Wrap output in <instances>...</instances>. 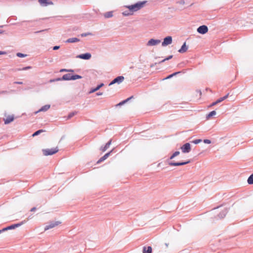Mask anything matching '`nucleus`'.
<instances>
[{"label": "nucleus", "mask_w": 253, "mask_h": 253, "mask_svg": "<svg viewBox=\"0 0 253 253\" xmlns=\"http://www.w3.org/2000/svg\"><path fill=\"white\" fill-rule=\"evenodd\" d=\"M146 2V1H140L134 4L126 6V7L127 8H128L129 10V11L132 12L131 13L132 14L133 12L137 11V10L142 8L144 6Z\"/></svg>", "instance_id": "nucleus-1"}, {"label": "nucleus", "mask_w": 253, "mask_h": 253, "mask_svg": "<svg viewBox=\"0 0 253 253\" xmlns=\"http://www.w3.org/2000/svg\"><path fill=\"white\" fill-rule=\"evenodd\" d=\"M59 151L57 147L52 149H46L42 150L43 154L44 156H48L53 155Z\"/></svg>", "instance_id": "nucleus-2"}, {"label": "nucleus", "mask_w": 253, "mask_h": 253, "mask_svg": "<svg viewBox=\"0 0 253 253\" xmlns=\"http://www.w3.org/2000/svg\"><path fill=\"white\" fill-rule=\"evenodd\" d=\"M25 223V221H22L21 222H20L19 223L11 225L7 227L4 228H3L2 229H1L0 230L2 231V232H3L7 231L8 230L13 229H15L16 227H18L20 226L21 225H23Z\"/></svg>", "instance_id": "nucleus-3"}, {"label": "nucleus", "mask_w": 253, "mask_h": 253, "mask_svg": "<svg viewBox=\"0 0 253 253\" xmlns=\"http://www.w3.org/2000/svg\"><path fill=\"white\" fill-rule=\"evenodd\" d=\"M182 152L184 153H189L191 151V145L189 143H186L180 148Z\"/></svg>", "instance_id": "nucleus-4"}, {"label": "nucleus", "mask_w": 253, "mask_h": 253, "mask_svg": "<svg viewBox=\"0 0 253 253\" xmlns=\"http://www.w3.org/2000/svg\"><path fill=\"white\" fill-rule=\"evenodd\" d=\"M124 77L123 76H119L114 79L110 84L109 85H111L115 84H120L122 83L124 80Z\"/></svg>", "instance_id": "nucleus-5"}, {"label": "nucleus", "mask_w": 253, "mask_h": 253, "mask_svg": "<svg viewBox=\"0 0 253 253\" xmlns=\"http://www.w3.org/2000/svg\"><path fill=\"white\" fill-rule=\"evenodd\" d=\"M60 224H61V222H60L59 221L51 222L48 225H46L45 227L44 230H47L50 228H54V227L59 225Z\"/></svg>", "instance_id": "nucleus-6"}, {"label": "nucleus", "mask_w": 253, "mask_h": 253, "mask_svg": "<svg viewBox=\"0 0 253 253\" xmlns=\"http://www.w3.org/2000/svg\"><path fill=\"white\" fill-rule=\"evenodd\" d=\"M208 27L205 25L201 26L197 29V32L199 33L202 34H205L207 33L208 32Z\"/></svg>", "instance_id": "nucleus-7"}, {"label": "nucleus", "mask_w": 253, "mask_h": 253, "mask_svg": "<svg viewBox=\"0 0 253 253\" xmlns=\"http://www.w3.org/2000/svg\"><path fill=\"white\" fill-rule=\"evenodd\" d=\"M172 42V38L170 36L166 37L163 42H162V46H165L171 44Z\"/></svg>", "instance_id": "nucleus-8"}, {"label": "nucleus", "mask_w": 253, "mask_h": 253, "mask_svg": "<svg viewBox=\"0 0 253 253\" xmlns=\"http://www.w3.org/2000/svg\"><path fill=\"white\" fill-rule=\"evenodd\" d=\"M161 42V41L159 40H155L153 39H150L147 42V46H154L156 45Z\"/></svg>", "instance_id": "nucleus-9"}, {"label": "nucleus", "mask_w": 253, "mask_h": 253, "mask_svg": "<svg viewBox=\"0 0 253 253\" xmlns=\"http://www.w3.org/2000/svg\"><path fill=\"white\" fill-rule=\"evenodd\" d=\"M91 57V55L89 53H86L85 54H82L79 55L77 56V58H79L83 59L88 60Z\"/></svg>", "instance_id": "nucleus-10"}, {"label": "nucleus", "mask_w": 253, "mask_h": 253, "mask_svg": "<svg viewBox=\"0 0 253 253\" xmlns=\"http://www.w3.org/2000/svg\"><path fill=\"white\" fill-rule=\"evenodd\" d=\"M39 2L43 6H47L48 5H52L53 3L49 0H39Z\"/></svg>", "instance_id": "nucleus-11"}, {"label": "nucleus", "mask_w": 253, "mask_h": 253, "mask_svg": "<svg viewBox=\"0 0 253 253\" xmlns=\"http://www.w3.org/2000/svg\"><path fill=\"white\" fill-rule=\"evenodd\" d=\"M189 163V161H187L186 162H181V163L169 162V165L171 166H183V165H186L187 164H188Z\"/></svg>", "instance_id": "nucleus-12"}, {"label": "nucleus", "mask_w": 253, "mask_h": 253, "mask_svg": "<svg viewBox=\"0 0 253 253\" xmlns=\"http://www.w3.org/2000/svg\"><path fill=\"white\" fill-rule=\"evenodd\" d=\"M112 152V150L110 151L109 152L106 153L105 154L103 157H102L97 162V164H99L101 162L104 161L105 160H106L110 155L111 153Z\"/></svg>", "instance_id": "nucleus-13"}, {"label": "nucleus", "mask_w": 253, "mask_h": 253, "mask_svg": "<svg viewBox=\"0 0 253 253\" xmlns=\"http://www.w3.org/2000/svg\"><path fill=\"white\" fill-rule=\"evenodd\" d=\"M112 140H110L108 142H107L104 147H101L100 148V150L102 152H104L106 151L110 147V145L111 144Z\"/></svg>", "instance_id": "nucleus-14"}, {"label": "nucleus", "mask_w": 253, "mask_h": 253, "mask_svg": "<svg viewBox=\"0 0 253 253\" xmlns=\"http://www.w3.org/2000/svg\"><path fill=\"white\" fill-rule=\"evenodd\" d=\"M152 249L151 247H144L143 248V253H152Z\"/></svg>", "instance_id": "nucleus-15"}, {"label": "nucleus", "mask_w": 253, "mask_h": 253, "mask_svg": "<svg viewBox=\"0 0 253 253\" xmlns=\"http://www.w3.org/2000/svg\"><path fill=\"white\" fill-rule=\"evenodd\" d=\"M187 49L188 47L186 45V42H184L181 46V48L179 49L178 52L180 53H184L187 50Z\"/></svg>", "instance_id": "nucleus-16"}, {"label": "nucleus", "mask_w": 253, "mask_h": 253, "mask_svg": "<svg viewBox=\"0 0 253 253\" xmlns=\"http://www.w3.org/2000/svg\"><path fill=\"white\" fill-rule=\"evenodd\" d=\"M14 120V117L12 116H8L5 119H4L5 124H8L12 122Z\"/></svg>", "instance_id": "nucleus-17"}, {"label": "nucleus", "mask_w": 253, "mask_h": 253, "mask_svg": "<svg viewBox=\"0 0 253 253\" xmlns=\"http://www.w3.org/2000/svg\"><path fill=\"white\" fill-rule=\"evenodd\" d=\"M62 80H72V75L67 74L63 76Z\"/></svg>", "instance_id": "nucleus-18"}, {"label": "nucleus", "mask_w": 253, "mask_h": 253, "mask_svg": "<svg viewBox=\"0 0 253 253\" xmlns=\"http://www.w3.org/2000/svg\"><path fill=\"white\" fill-rule=\"evenodd\" d=\"M79 41H80V40L79 39H78L77 38H72L68 39L66 41V42H69V43H73V42H78Z\"/></svg>", "instance_id": "nucleus-19"}, {"label": "nucleus", "mask_w": 253, "mask_h": 253, "mask_svg": "<svg viewBox=\"0 0 253 253\" xmlns=\"http://www.w3.org/2000/svg\"><path fill=\"white\" fill-rule=\"evenodd\" d=\"M104 16L106 18H109L112 17L113 16V12L109 11V12H106L104 14Z\"/></svg>", "instance_id": "nucleus-20"}, {"label": "nucleus", "mask_w": 253, "mask_h": 253, "mask_svg": "<svg viewBox=\"0 0 253 253\" xmlns=\"http://www.w3.org/2000/svg\"><path fill=\"white\" fill-rule=\"evenodd\" d=\"M103 84H100L98 85L96 87H95V88H93L92 89H91L89 93H93V92H94L95 91H96L97 90H98V89H99V88L102 87L103 85Z\"/></svg>", "instance_id": "nucleus-21"}, {"label": "nucleus", "mask_w": 253, "mask_h": 253, "mask_svg": "<svg viewBox=\"0 0 253 253\" xmlns=\"http://www.w3.org/2000/svg\"><path fill=\"white\" fill-rule=\"evenodd\" d=\"M50 108V105H46L44 106H43L42 107L39 111H47L48 109H49Z\"/></svg>", "instance_id": "nucleus-22"}, {"label": "nucleus", "mask_w": 253, "mask_h": 253, "mask_svg": "<svg viewBox=\"0 0 253 253\" xmlns=\"http://www.w3.org/2000/svg\"><path fill=\"white\" fill-rule=\"evenodd\" d=\"M216 112L215 111H212L207 116V119H210L211 117L214 116L216 115Z\"/></svg>", "instance_id": "nucleus-23"}, {"label": "nucleus", "mask_w": 253, "mask_h": 253, "mask_svg": "<svg viewBox=\"0 0 253 253\" xmlns=\"http://www.w3.org/2000/svg\"><path fill=\"white\" fill-rule=\"evenodd\" d=\"M228 95H229V93L226 94L225 96L219 98L217 100V102H218L219 103L222 102V101L224 100L225 99L227 98V97H228Z\"/></svg>", "instance_id": "nucleus-24"}, {"label": "nucleus", "mask_w": 253, "mask_h": 253, "mask_svg": "<svg viewBox=\"0 0 253 253\" xmlns=\"http://www.w3.org/2000/svg\"><path fill=\"white\" fill-rule=\"evenodd\" d=\"M133 97V96H131L128 98H127L126 99L121 102L120 103H119V104H118L117 105V106H120V105H123L124 104H125V103L127 102L128 100H129L131 98H132Z\"/></svg>", "instance_id": "nucleus-25"}, {"label": "nucleus", "mask_w": 253, "mask_h": 253, "mask_svg": "<svg viewBox=\"0 0 253 253\" xmlns=\"http://www.w3.org/2000/svg\"><path fill=\"white\" fill-rule=\"evenodd\" d=\"M45 130H43V129H40L37 131H36L35 133H34L33 134H32V136L33 137H34L35 136H37L38 135H39V134H40L42 132H44Z\"/></svg>", "instance_id": "nucleus-26"}, {"label": "nucleus", "mask_w": 253, "mask_h": 253, "mask_svg": "<svg viewBox=\"0 0 253 253\" xmlns=\"http://www.w3.org/2000/svg\"><path fill=\"white\" fill-rule=\"evenodd\" d=\"M248 183L249 184H253V174L251 175L250 177L248 179Z\"/></svg>", "instance_id": "nucleus-27"}, {"label": "nucleus", "mask_w": 253, "mask_h": 253, "mask_svg": "<svg viewBox=\"0 0 253 253\" xmlns=\"http://www.w3.org/2000/svg\"><path fill=\"white\" fill-rule=\"evenodd\" d=\"M182 72H175L170 75H169V76H168L166 79H170L171 78V77H173L174 76H175L178 74H180V73H181ZM183 73H184V72H182Z\"/></svg>", "instance_id": "nucleus-28"}, {"label": "nucleus", "mask_w": 253, "mask_h": 253, "mask_svg": "<svg viewBox=\"0 0 253 253\" xmlns=\"http://www.w3.org/2000/svg\"><path fill=\"white\" fill-rule=\"evenodd\" d=\"M180 154V152L179 151H176L170 157V159H173L175 157L179 155Z\"/></svg>", "instance_id": "nucleus-29"}, {"label": "nucleus", "mask_w": 253, "mask_h": 253, "mask_svg": "<svg viewBox=\"0 0 253 253\" xmlns=\"http://www.w3.org/2000/svg\"><path fill=\"white\" fill-rule=\"evenodd\" d=\"M82 77L81 76L75 75H72V80H75L77 79H81Z\"/></svg>", "instance_id": "nucleus-30"}, {"label": "nucleus", "mask_w": 253, "mask_h": 253, "mask_svg": "<svg viewBox=\"0 0 253 253\" xmlns=\"http://www.w3.org/2000/svg\"><path fill=\"white\" fill-rule=\"evenodd\" d=\"M31 68H32V67L27 66V67H24L22 69H18L17 70V71L26 70L30 69Z\"/></svg>", "instance_id": "nucleus-31"}, {"label": "nucleus", "mask_w": 253, "mask_h": 253, "mask_svg": "<svg viewBox=\"0 0 253 253\" xmlns=\"http://www.w3.org/2000/svg\"><path fill=\"white\" fill-rule=\"evenodd\" d=\"M172 58V55H170L168 57H167V58L163 59V60H162L160 63L164 62L165 61H166L167 60H169V59H171Z\"/></svg>", "instance_id": "nucleus-32"}, {"label": "nucleus", "mask_w": 253, "mask_h": 253, "mask_svg": "<svg viewBox=\"0 0 253 253\" xmlns=\"http://www.w3.org/2000/svg\"><path fill=\"white\" fill-rule=\"evenodd\" d=\"M201 142H202V140L199 139H196V140L192 141V143L197 144L200 143Z\"/></svg>", "instance_id": "nucleus-33"}, {"label": "nucleus", "mask_w": 253, "mask_h": 253, "mask_svg": "<svg viewBox=\"0 0 253 253\" xmlns=\"http://www.w3.org/2000/svg\"><path fill=\"white\" fill-rule=\"evenodd\" d=\"M16 55L19 57H25L27 56L26 54H24L23 53H19V52L17 53Z\"/></svg>", "instance_id": "nucleus-34"}, {"label": "nucleus", "mask_w": 253, "mask_h": 253, "mask_svg": "<svg viewBox=\"0 0 253 253\" xmlns=\"http://www.w3.org/2000/svg\"><path fill=\"white\" fill-rule=\"evenodd\" d=\"M123 14L124 15V16H128L129 15V14H132V13H128V12L127 11H125V12H123Z\"/></svg>", "instance_id": "nucleus-35"}, {"label": "nucleus", "mask_w": 253, "mask_h": 253, "mask_svg": "<svg viewBox=\"0 0 253 253\" xmlns=\"http://www.w3.org/2000/svg\"><path fill=\"white\" fill-rule=\"evenodd\" d=\"M204 142L207 144H210L211 143V141L209 139H205L204 140Z\"/></svg>", "instance_id": "nucleus-36"}, {"label": "nucleus", "mask_w": 253, "mask_h": 253, "mask_svg": "<svg viewBox=\"0 0 253 253\" xmlns=\"http://www.w3.org/2000/svg\"><path fill=\"white\" fill-rule=\"evenodd\" d=\"M74 115V113H71L69 115H68V119H70L71 118V117H72Z\"/></svg>", "instance_id": "nucleus-37"}, {"label": "nucleus", "mask_w": 253, "mask_h": 253, "mask_svg": "<svg viewBox=\"0 0 253 253\" xmlns=\"http://www.w3.org/2000/svg\"><path fill=\"white\" fill-rule=\"evenodd\" d=\"M59 46H55L53 47V50H57V49H58L59 48Z\"/></svg>", "instance_id": "nucleus-38"}, {"label": "nucleus", "mask_w": 253, "mask_h": 253, "mask_svg": "<svg viewBox=\"0 0 253 253\" xmlns=\"http://www.w3.org/2000/svg\"><path fill=\"white\" fill-rule=\"evenodd\" d=\"M14 84H23V83L22 82H14Z\"/></svg>", "instance_id": "nucleus-39"}, {"label": "nucleus", "mask_w": 253, "mask_h": 253, "mask_svg": "<svg viewBox=\"0 0 253 253\" xmlns=\"http://www.w3.org/2000/svg\"><path fill=\"white\" fill-rule=\"evenodd\" d=\"M217 103H218V102H217V100L214 102H213L211 105L210 106H214V105H215L216 104H217Z\"/></svg>", "instance_id": "nucleus-40"}, {"label": "nucleus", "mask_w": 253, "mask_h": 253, "mask_svg": "<svg viewBox=\"0 0 253 253\" xmlns=\"http://www.w3.org/2000/svg\"><path fill=\"white\" fill-rule=\"evenodd\" d=\"M5 54H6L5 52H4V51H0V55Z\"/></svg>", "instance_id": "nucleus-41"}, {"label": "nucleus", "mask_w": 253, "mask_h": 253, "mask_svg": "<svg viewBox=\"0 0 253 253\" xmlns=\"http://www.w3.org/2000/svg\"><path fill=\"white\" fill-rule=\"evenodd\" d=\"M36 208L34 207V208H33L32 209H31V211H36Z\"/></svg>", "instance_id": "nucleus-42"}, {"label": "nucleus", "mask_w": 253, "mask_h": 253, "mask_svg": "<svg viewBox=\"0 0 253 253\" xmlns=\"http://www.w3.org/2000/svg\"><path fill=\"white\" fill-rule=\"evenodd\" d=\"M197 92H198L199 93V95H200V96H201L202 95V92L200 90H198V91H197Z\"/></svg>", "instance_id": "nucleus-43"}, {"label": "nucleus", "mask_w": 253, "mask_h": 253, "mask_svg": "<svg viewBox=\"0 0 253 253\" xmlns=\"http://www.w3.org/2000/svg\"><path fill=\"white\" fill-rule=\"evenodd\" d=\"M87 35H88V34H82V37L86 36Z\"/></svg>", "instance_id": "nucleus-44"}, {"label": "nucleus", "mask_w": 253, "mask_h": 253, "mask_svg": "<svg viewBox=\"0 0 253 253\" xmlns=\"http://www.w3.org/2000/svg\"><path fill=\"white\" fill-rule=\"evenodd\" d=\"M67 70L66 69H61L60 70V72H65V71H66Z\"/></svg>", "instance_id": "nucleus-45"}, {"label": "nucleus", "mask_w": 253, "mask_h": 253, "mask_svg": "<svg viewBox=\"0 0 253 253\" xmlns=\"http://www.w3.org/2000/svg\"><path fill=\"white\" fill-rule=\"evenodd\" d=\"M96 94H97V95H102V92H99V93H97Z\"/></svg>", "instance_id": "nucleus-46"}, {"label": "nucleus", "mask_w": 253, "mask_h": 253, "mask_svg": "<svg viewBox=\"0 0 253 253\" xmlns=\"http://www.w3.org/2000/svg\"><path fill=\"white\" fill-rule=\"evenodd\" d=\"M60 79H57L56 80V81H60Z\"/></svg>", "instance_id": "nucleus-47"}, {"label": "nucleus", "mask_w": 253, "mask_h": 253, "mask_svg": "<svg viewBox=\"0 0 253 253\" xmlns=\"http://www.w3.org/2000/svg\"><path fill=\"white\" fill-rule=\"evenodd\" d=\"M225 215V214H223V216H222V217H224V216Z\"/></svg>", "instance_id": "nucleus-48"}, {"label": "nucleus", "mask_w": 253, "mask_h": 253, "mask_svg": "<svg viewBox=\"0 0 253 253\" xmlns=\"http://www.w3.org/2000/svg\"><path fill=\"white\" fill-rule=\"evenodd\" d=\"M225 215V214H223V216H222V217H224V216Z\"/></svg>", "instance_id": "nucleus-49"}, {"label": "nucleus", "mask_w": 253, "mask_h": 253, "mask_svg": "<svg viewBox=\"0 0 253 253\" xmlns=\"http://www.w3.org/2000/svg\"><path fill=\"white\" fill-rule=\"evenodd\" d=\"M2 233V231L0 230V234Z\"/></svg>", "instance_id": "nucleus-50"}, {"label": "nucleus", "mask_w": 253, "mask_h": 253, "mask_svg": "<svg viewBox=\"0 0 253 253\" xmlns=\"http://www.w3.org/2000/svg\"><path fill=\"white\" fill-rule=\"evenodd\" d=\"M2 32L0 31V34H1Z\"/></svg>", "instance_id": "nucleus-51"}]
</instances>
